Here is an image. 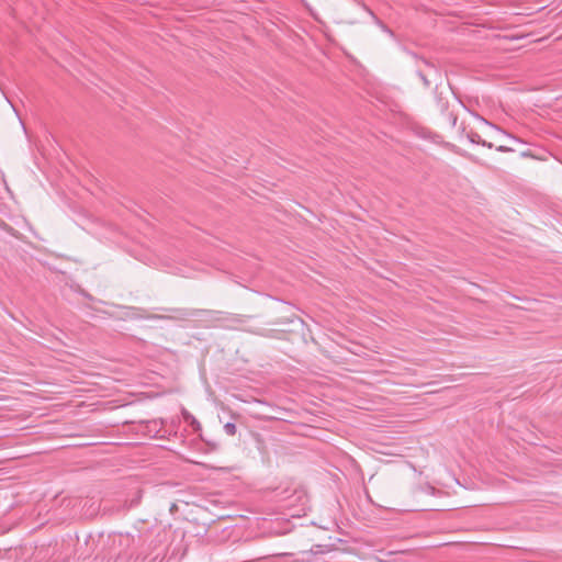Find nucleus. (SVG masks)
Listing matches in <instances>:
<instances>
[{"label": "nucleus", "instance_id": "1", "mask_svg": "<svg viewBox=\"0 0 562 562\" xmlns=\"http://www.w3.org/2000/svg\"><path fill=\"white\" fill-rule=\"evenodd\" d=\"M417 72L429 74L430 77H434V80H441L440 70L432 63L426 59H420L418 61Z\"/></svg>", "mask_w": 562, "mask_h": 562}, {"label": "nucleus", "instance_id": "2", "mask_svg": "<svg viewBox=\"0 0 562 562\" xmlns=\"http://www.w3.org/2000/svg\"><path fill=\"white\" fill-rule=\"evenodd\" d=\"M176 315L170 318L173 319H187L189 317L200 316L202 314H210L212 311L210 310H189V308H179L175 310Z\"/></svg>", "mask_w": 562, "mask_h": 562}, {"label": "nucleus", "instance_id": "3", "mask_svg": "<svg viewBox=\"0 0 562 562\" xmlns=\"http://www.w3.org/2000/svg\"><path fill=\"white\" fill-rule=\"evenodd\" d=\"M117 538L120 546H125L127 549L135 544V536L131 533H120Z\"/></svg>", "mask_w": 562, "mask_h": 562}, {"label": "nucleus", "instance_id": "4", "mask_svg": "<svg viewBox=\"0 0 562 562\" xmlns=\"http://www.w3.org/2000/svg\"><path fill=\"white\" fill-rule=\"evenodd\" d=\"M417 75H418V77L420 78V80L423 81V83H424V86L426 88H429L432 82H435L436 86L438 85L439 80H434V77H430L429 74L417 72Z\"/></svg>", "mask_w": 562, "mask_h": 562}, {"label": "nucleus", "instance_id": "5", "mask_svg": "<svg viewBox=\"0 0 562 562\" xmlns=\"http://www.w3.org/2000/svg\"><path fill=\"white\" fill-rule=\"evenodd\" d=\"M224 431L228 436H235L237 431V427L234 423H226L224 425Z\"/></svg>", "mask_w": 562, "mask_h": 562}, {"label": "nucleus", "instance_id": "6", "mask_svg": "<svg viewBox=\"0 0 562 562\" xmlns=\"http://www.w3.org/2000/svg\"><path fill=\"white\" fill-rule=\"evenodd\" d=\"M469 139L471 143L473 144H479L481 145L482 144V138L480 136V134L475 133V132H471L469 135H468Z\"/></svg>", "mask_w": 562, "mask_h": 562}, {"label": "nucleus", "instance_id": "7", "mask_svg": "<svg viewBox=\"0 0 562 562\" xmlns=\"http://www.w3.org/2000/svg\"><path fill=\"white\" fill-rule=\"evenodd\" d=\"M496 150L501 151V153H509V151H513V148L504 146V145H501V146L496 147Z\"/></svg>", "mask_w": 562, "mask_h": 562}, {"label": "nucleus", "instance_id": "8", "mask_svg": "<svg viewBox=\"0 0 562 562\" xmlns=\"http://www.w3.org/2000/svg\"><path fill=\"white\" fill-rule=\"evenodd\" d=\"M378 23L381 25L382 30H383L385 33H389L390 35H393V32H392L387 26H385L384 24H382L380 21H378Z\"/></svg>", "mask_w": 562, "mask_h": 562}, {"label": "nucleus", "instance_id": "9", "mask_svg": "<svg viewBox=\"0 0 562 562\" xmlns=\"http://www.w3.org/2000/svg\"><path fill=\"white\" fill-rule=\"evenodd\" d=\"M481 145L484 146V147H487V148H492L493 147L492 143H488V142L484 140V139L482 140Z\"/></svg>", "mask_w": 562, "mask_h": 562}, {"label": "nucleus", "instance_id": "10", "mask_svg": "<svg viewBox=\"0 0 562 562\" xmlns=\"http://www.w3.org/2000/svg\"><path fill=\"white\" fill-rule=\"evenodd\" d=\"M456 122H457V117H456V116H453V119H452V124L454 125V124H456Z\"/></svg>", "mask_w": 562, "mask_h": 562}]
</instances>
